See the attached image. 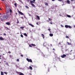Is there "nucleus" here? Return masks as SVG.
<instances>
[{"instance_id":"57","label":"nucleus","mask_w":75,"mask_h":75,"mask_svg":"<svg viewBox=\"0 0 75 75\" xmlns=\"http://www.w3.org/2000/svg\"><path fill=\"white\" fill-rule=\"evenodd\" d=\"M1 13H0V15H1Z\"/></svg>"},{"instance_id":"21","label":"nucleus","mask_w":75,"mask_h":75,"mask_svg":"<svg viewBox=\"0 0 75 75\" xmlns=\"http://www.w3.org/2000/svg\"><path fill=\"white\" fill-rule=\"evenodd\" d=\"M30 69H31V70L33 69V68H32V67H31V66H30Z\"/></svg>"},{"instance_id":"2","label":"nucleus","mask_w":75,"mask_h":75,"mask_svg":"<svg viewBox=\"0 0 75 75\" xmlns=\"http://www.w3.org/2000/svg\"><path fill=\"white\" fill-rule=\"evenodd\" d=\"M26 60L29 62H33L32 60L31 59H29L28 58H26Z\"/></svg>"},{"instance_id":"1","label":"nucleus","mask_w":75,"mask_h":75,"mask_svg":"<svg viewBox=\"0 0 75 75\" xmlns=\"http://www.w3.org/2000/svg\"><path fill=\"white\" fill-rule=\"evenodd\" d=\"M8 14H6V16L4 15L3 16V20H5V18L6 20H7L8 18Z\"/></svg>"},{"instance_id":"16","label":"nucleus","mask_w":75,"mask_h":75,"mask_svg":"<svg viewBox=\"0 0 75 75\" xmlns=\"http://www.w3.org/2000/svg\"><path fill=\"white\" fill-rule=\"evenodd\" d=\"M67 3L68 4H70V2H69V0L67 1Z\"/></svg>"},{"instance_id":"49","label":"nucleus","mask_w":75,"mask_h":75,"mask_svg":"<svg viewBox=\"0 0 75 75\" xmlns=\"http://www.w3.org/2000/svg\"><path fill=\"white\" fill-rule=\"evenodd\" d=\"M53 50H55V49L53 48Z\"/></svg>"},{"instance_id":"15","label":"nucleus","mask_w":75,"mask_h":75,"mask_svg":"<svg viewBox=\"0 0 75 75\" xmlns=\"http://www.w3.org/2000/svg\"><path fill=\"white\" fill-rule=\"evenodd\" d=\"M1 75H4V74H3V71H1Z\"/></svg>"},{"instance_id":"39","label":"nucleus","mask_w":75,"mask_h":75,"mask_svg":"<svg viewBox=\"0 0 75 75\" xmlns=\"http://www.w3.org/2000/svg\"><path fill=\"white\" fill-rule=\"evenodd\" d=\"M29 46L30 47H32V46L31 45H29Z\"/></svg>"},{"instance_id":"8","label":"nucleus","mask_w":75,"mask_h":75,"mask_svg":"<svg viewBox=\"0 0 75 75\" xmlns=\"http://www.w3.org/2000/svg\"><path fill=\"white\" fill-rule=\"evenodd\" d=\"M29 25H30L31 27H34V25L31 23H29Z\"/></svg>"},{"instance_id":"3","label":"nucleus","mask_w":75,"mask_h":75,"mask_svg":"<svg viewBox=\"0 0 75 75\" xmlns=\"http://www.w3.org/2000/svg\"><path fill=\"white\" fill-rule=\"evenodd\" d=\"M65 27L66 28H71V26L70 25H65Z\"/></svg>"},{"instance_id":"20","label":"nucleus","mask_w":75,"mask_h":75,"mask_svg":"<svg viewBox=\"0 0 75 75\" xmlns=\"http://www.w3.org/2000/svg\"><path fill=\"white\" fill-rule=\"evenodd\" d=\"M25 7L26 8H28V9L29 8V7L27 6H25Z\"/></svg>"},{"instance_id":"36","label":"nucleus","mask_w":75,"mask_h":75,"mask_svg":"<svg viewBox=\"0 0 75 75\" xmlns=\"http://www.w3.org/2000/svg\"><path fill=\"white\" fill-rule=\"evenodd\" d=\"M9 12V11H8L6 12V13H8Z\"/></svg>"},{"instance_id":"64","label":"nucleus","mask_w":75,"mask_h":75,"mask_svg":"<svg viewBox=\"0 0 75 75\" xmlns=\"http://www.w3.org/2000/svg\"><path fill=\"white\" fill-rule=\"evenodd\" d=\"M3 55H4V54H3Z\"/></svg>"},{"instance_id":"29","label":"nucleus","mask_w":75,"mask_h":75,"mask_svg":"<svg viewBox=\"0 0 75 75\" xmlns=\"http://www.w3.org/2000/svg\"><path fill=\"white\" fill-rule=\"evenodd\" d=\"M8 54H11V52L10 51H9L8 52Z\"/></svg>"},{"instance_id":"17","label":"nucleus","mask_w":75,"mask_h":75,"mask_svg":"<svg viewBox=\"0 0 75 75\" xmlns=\"http://www.w3.org/2000/svg\"><path fill=\"white\" fill-rule=\"evenodd\" d=\"M24 35H25V36H27V34L26 33H24Z\"/></svg>"},{"instance_id":"22","label":"nucleus","mask_w":75,"mask_h":75,"mask_svg":"<svg viewBox=\"0 0 75 75\" xmlns=\"http://www.w3.org/2000/svg\"><path fill=\"white\" fill-rule=\"evenodd\" d=\"M14 6L16 7H17V4L16 3L14 4Z\"/></svg>"},{"instance_id":"41","label":"nucleus","mask_w":75,"mask_h":75,"mask_svg":"<svg viewBox=\"0 0 75 75\" xmlns=\"http://www.w3.org/2000/svg\"><path fill=\"white\" fill-rule=\"evenodd\" d=\"M71 1H74V0H71Z\"/></svg>"},{"instance_id":"60","label":"nucleus","mask_w":75,"mask_h":75,"mask_svg":"<svg viewBox=\"0 0 75 75\" xmlns=\"http://www.w3.org/2000/svg\"><path fill=\"white\" fill-rule=\"evenodd\" d=\"M74 28H75V25H74Z\"/></svg>"},{"instance_id":"11","label":"nucleus","mask_w":75,"mask_h":75,"mask_svg":"<svg viewBox=\"0 0 75 75\" xmlns=\"http://www.w3.org/2000/svg\"><path fill=\"white\" fill-rule=\"evenodd\" d=\"M49 35L50 36V37H52V36H53V34L52 33H50L49 34Z\"/></svg>"},{"instance_id":"24","label":"nucleus","mask_w":75,"mask_h":75,"mask_svg":"<svg viewBox=\"0 0 75 75\" xmlns=\"http://www.w3.org/2000/svg\"><path fill=\"white\" fill-rule=\"evenodd\" d=\"M67 44L68 45H71V43H70L69 42H67Z\"/></svg>"},{"instance_id":"50","label":"nucleus","mask_w":75,"mask_h":75,"mask_svg":"<svg viewBox=\"0 0 75 75\" xmlns=\"http://www.w3.org/2000/svg\"><path fill=\"white\" fill-rule=\"evenodd\" d=\"M27 1H30V0H27Z\"/></svg>"},{"instance_id":"33","label":"nucleus","mask_w":75,"mask_h":75,"mask_svg":"<svg viewBox=\"0 0 75 75\" xmlns=\"http://www.w3.org/2000/svg\"><path fill=\"white\" fill-rule=\"evenodd\" d=\"M21 56L22 57H23V54L21 55Z\"/></svg>"},{"instance_id":"35","label":"nucleus","mask_w":75,"mask_h":75,"mask_svg":"<svg viewBox=\"0 0 75 75\" xmlns=\"http://www.w3.org/2000/svg\"><path fill=\"white\" fill-rule=\"evenodd\" d=\"M17 61H18V62H19V59H17Z\"/></svg>"},{"instance_id":"23","label":"nucleus","mask_w":75,"mask_h":75,"mask_svg":"<svg viewBox=\"0 0 75 75\" xmlns=\"http://www.w3.org/2000/svg\"><path fill=\"white\" fill-rule=\"evenodd\" d=\"M31 45H32L33 46H34V47H35V44H31Z\"/></svg>"},{"instance_id":"45","label":"nucleus","mask_w":75,"mask_h":75,"mask_svg":"<svg viewBox=\"0 0 75 75\" xmlns=\"http://www.w3.org/2000/svg\"><path fill=\"white\" fill-rule=\"evenodd\" d=\"M33 1L34 2H35V0H33Z\"/></svg>"},{"instance_id":"51","label":"nucleus","mask_w":75,"mask_h":75,"mask_svg":"<svg viewBox=\"0 0 75 75\" xmlns=\"http://www.w3.org/2000/svg\"><path fill=\"white\" fill-rule=\"evenodd\" d=\"M16 15H17V13H16Z\"/></svg>"},{"instance_id":"25","label":"nucleus","mask_w":75,"mask_h":75,"mask_svg":"<svg viewBox=\"0 0 75 75\" xmlns=\"http://www.w3.org/2000/svg\"><path fill=\"white\" fill-rule=\"evenodd\" d=\"M45 5H46V6H48V4L46 3L45 4Z\"/></svg>"},{"instance_id":"9","label":"nucleus","mask_w":75,"mask_h":75,"mask_svg":"<svg viewBox=\"0 0 75 75\" xmlns=\"http://www.w3.org/2000/svg\"><path fill=\"white\" fill-rule=\"evenodd\" d=\"M31 5L32 6H33V7H35V5L33 4H31Z\"/></svg>"},{"instance_id":"19","label":"nucleus","mask_w":75,"mask_h":75,"mask_svg":"<svg viewBox=\"0 0 75 75\" xmlns=\"http://www.w3.org/2000/svg\"><path fill=\"white\" fill-rule=\"evenodd\" d=\"M67 16L68 17H69V18H71V16L70 15H67Z\"/></svg>"},{"instance_id":"54","label":"nucleus","mask_w":75,"mask_h":75,"mask_svg":"<svg viewBox=\"0 0 75 75\" xmlns=\"http://www.w3.org/2000/svg\"><path fill=\"white\" fill-rule=\"evenodd\" d=\"M29 16H31V15H30V14L29 15Z\"/></svg>"},{"instance_id":"37","label":"nucleus","mask_w":75,"mask_h":75,"mask_svg":"<svg viewBox=\"0 0 75 75\" xmlns=\"http://www.w3.org/2000/svg\"><path fill=\"white\" fill-rule=\"evenodd\" d=\"M36 24H37V25H39V24H38V22H37L36 23Z\"/></svg>"},{"instance_id":"44","label":"nucleus","mask_w":75,"mask_h":75,"mask_svg":"<svg viewBox=\"0 0 75 75\" xmlns=\"http://www.w3.org/2000/svg\"><path fill=\"white\" fill-rule=\"evenodd\" d=\"M48 30H49V31H51V29H48Z\"/></svg>"},{"instance_id":"58","label":"nucleus","mask_w":75,"mask_h":75,"mask_svg":"<svg viewBox=\"0 0 75 75\" xmlns=\"http://www.w3.org/2000/svg\"><path fill=\"white\" fill-rule=\"evenodd\" d=\"M47 21H48V22H49V21L47 20Z\"/></svg>"},{"instance_id":"38","label":"nucleus","mask_w":75,"mask_h":75,"mask_svg":"<svg viewBox=\"0 0 75 75\" xmlns=\"http://www.w3.org/2000/svg\"><path fill=\"white\" fill-rule=\"evenodd\" d=\"M24 28V27H20V28Z\"/></svg>"},{"instance_id":"5","label":"nucleus","mask_w":75,"mask_h":75,"mask_svg":"<svg viewBox=\"0 0 75 75\" xmlns=\"http://www.w3.org/2000/svg\"><path fill=\"white\" fill-rule=\"evenodd\" d=\"M67 57V55L65 54H63L61 56L62 58H64L65 57Z\"/></svg>"},{"instance_id":"18","label":"nucleus","mask_w":75,"mask_h":75,"mask_svg":"<svg viewBox=\"0 0 75 75\" xmlns=\"http://www.w3.org/2000/svg\"><path fill=\"white\" fill-rule=\"evenodd\" d=\"M42 56H43V57H45V55H44V54L43 53H42Z\"/></svg>"},{"instance_id":"27","label":"nucleus","mask_w":75,"mask_h":75,"mask_svg":"<svg viewBox=\"0 0 75 75\" xmlns=\"http://www.w3.org/2000/svg\"><path fill=\"white\" fill-rule=\"evenodd\" d=\"M21 37H22V38H23V35H21Z\"/></svg>"},{"instance_id":"53","label":"nucleus","mask_w":75,"mask_h":75,"mask_svg":"<svg viewBox=\"0 0 75 75\" xmlns=\"http://www.w3.org/2000/svg\"><path fill=\"white\" fill-rule=\"evenodd\" d=\"M61 26L62 27H63V26H62V25H61Z\"/></svg>"},{"instance_id":"4","label":"nucleus","mask_w":75,"mask_h":75,"mask_svg":"<svg viewBox=\"0 0 75 75\" xmlns=\"http://www.w3.org/2000/svg\"><path fill=\"white\" fill-rule=\"evenodd\" d=\"M17 74H18V75H24V74L23 73L21 72H17Z\"/></svg>"},{"instance_id":"32","label":"nucleus","mask_w":75,"mask_h":75,"mask_svg":"<svg viewBox=\"0 0 75 75\" xmlns=\"http://www.w3.org/2000/svg\"><path fill=\"white\" fill-rule=\"evenodd\" d=\"M4 73L5 74H6V75H7V72H4Z\"/></svg>"},{"instance_id":"59","label":"nucleus","mask_w":75,"mask_h":75,"mask_svg":"<svg viewBox=\"0 0 75 75\" xmlns=\"http://www.w3.org/2000/svg\"><path fill=\"white\" fill-rule=\"evenodd\" d=\"M1 57V55H0V57Z\"/></svg>"},{"instance_id":"61","label":"nucleus","mask_w":75,"mask_h":75,"mask_svg":"<svg viewBox=\"0 0 75 75\" xmlns=\"http://www.w3.org/2000/svg\"><path fill=\"white\" fill-rule=\"evenodd\" d=\"M29 75H31V74H29Z\"/></svg>"},{"instance_id":"55","label":"nucleus","mask_w":75,"mask_h":75,"mask_svg":"<svg viewBox=\"0 0 75 75\" xmlns=\"http://www.w3.org/2000/svg\"><path fill=\"white\" fill-rule=\"evenodd\" d=\"M17 23H19V22H18Z\"/></svg>"},{"instance_id":"62","label":"nucleus","mask_w":75,"mask_h":75,"mask_svg":"<svg viewBox=\"0 0 75 75\" xmlns=\"http://www.w3.org/2000/svg\"><path fill=\"white\" fill-rule=\"evenodd\" d=\"M48 71H49V70H48Z\"/></svg>"},{"instance_id":"48","label":"nucleus","mask_w":75,"mask_h":75,"mask_svg":"<svg viewBox=\"0 0 75 75\" xmlns=\"http://www.w3.org/2000/svg\"><path fill=\"white\" fill-rule=\"evenodd\" d=\"M0 10H1V8H0Z\"/></svg>"},{"instance_id":"28","label":"nucleus","mask_w":75,"mask_h":75,"mask_svg":"<svg viewBox=\"0 0 75 75\" xmlns=\"http://www.w3.org/2000/svg\"><path fill=\"white\" fill-rule=\"evenodd\" d=\"M49 21H51L52 20V19H51L50 18H49Z\"/></svg>"},{"instance_id":"34","label":"nucleus","mask_w":75,"mask_h":75,"mask_svg":"<svg viewBox=\"0 0 75 75\" xmlns=\"http://www.w3.org/2000/svg\"><path fill=\"white\" fill-rule=\"evenodd\" d=\"M58 0L59 1H62V0Z\"/></svg>"},{"instance_id":"13","label":"nucleus","mask_w":75,"mask_h":75,"mask_svg":"<svg viewBox=\"0 0 75 75\" xmlns=\"http://www.w3.org/2000/svg\"><path fill=\"white\" fill-rule=\"evenodd\" d=\"M0 40H3V38L2 37H0Z\"/></svg>"},{"instance_id":"46","label":"nucleus","mask_w":75,"mask_h":75,"mask_svg":"<svg viewBox=\"0 0 75 75\" xmlns=\"http://www.w3.org/2000/svg\"><path fill=\"white\" fill-rule=\"evenodd\" d=\"M59 44H61V42H59Z\"/></svg>"},{"instance_id":"40","label":"nucleus","mask_w":75,"mask_h":75,"mask_svg":"<svg viewBox=\"0 0 75 75\" xmlns=\"http://www.w3.org/2000/svg\"><path fill=\"white\" fill-rule=\"evenodd\" d=\"M4 35H5V36L6 35V34L4 33Z\"/></svg>"},{"instance_id":"30","label":"nucleus","mask_w":75,"mask_h":75,"mask_svg":"<svg viewBox=\"0 0 75 75\" xmlns=\"http://www.w3.org/2000/svg\"><path fill=\"white\" fill-rule=\"evenodd\" d=\"M10 13H12V10H11V9H10Z\"/></svg>"},{"instance_id":"47","label":"nucleus","mask_w":75,"mask_h":75,"mask_svg":"<svg viewBox=\"0 0 75 75\" xmlns=\"http://www.w3.org/2000/svg\"><path fill=\"white\" fill-rule=\"evenodd\" d=\"M52 1H55V0H52Z\"/></svg>"},{"instance_id":"6","label":"nucleus","mask_w":75,"mask_h":75,"mask_svg":"<svg viewBox=\"0 0 75 75\" xmlns=\"http://www.w3.org/2000/svg\"><path fill=\"white\" fill-rule=\"evenodd\" d=\"M18 13L20 14H21V15H24V14L23 13L21 12L18 11Z\"/></svg>"},{"instance_id":"56","label":"nucleus","mask_w":75,"mask_h":75,"mask_svg":"<svg viewBox=\"0 0 75 75\" xmlns=\"http://www.w3.org/2000/svg\"><path fill=\"white\" fill-rule=\"evenodd\" d=\"M1 59V58L0 57V59Z\"/></svg>"},{"instance_id":"7","label":"nucleus","mask_w":75,"mask_h":75,"mask_svg":"<svg viewBox=\"0 0 75 75\" xmlns=\"http://www.w3.org/2000/svg\"><path fill=\"white\" fill-rule=\"evenodd\" d=\"M6 25H10V22H6Z\"/></svg>"},{"instance_id":"12","label":"nucleus","mask_w":75,"mask_h":75,"mask_svg":"<svg viewBox=\"0 0 75 75\" xmlns=\"http://www.w3.org/2000/svg\"><path fill=\"white\" fill-rule=\"evenodd\" d=\"M37 17L38 18V20H40V17L39 16H37Z\"/></svg>"},{"instance_id":"63","label":"nucleus","mask_w":75,"mask_h":75,"mask_svg":"<svg viewBox=\"0 0 75 75\" xmlns=\"http://www.w3.org/2000/svg\"><path fill=\"white\" fill-rule=\"evenodd\" d=\"M60 16H61V15H60Z\"/></svg>"},{"instance_id":"10","label":"nucleus","mask_w":75,"mask_h":75,"mask_svg":"<svg viewBox=\"0 0 75 75\" xmlns=\"http://www.w3.org/2000/svg\"><path fill=\"white\" fill-rule=\"evenodd\" d=\"M42 37L43 39H44L45 38V36H44V35L43 34H42Z\"/></svg>"},{"instance_id":"52","label":"nucleus","mask_w":75,"mask_h":75,"mask_svg":"<svg viewBox=\"0 0 75 75\" xmlns=\"http://www.w3.org/2000/svg\"><path fill=\"white\" fill-rule=\"evenodd\" d=\"M1 21H3V19H1Z\"/></svg>"},{"instance_id":"42","label":"nucleus","mask_w":75,"mask_h":75,"mask_svg":"<svg viewBox=\"0 0 75 75\" xmlns=\"http://www.w3.org/2000/svg\"><path fill=\"white\" fill-rule=\"evenodd\" d=\"M52 44H50V47H52Z\"/></svg>"},{"instance_id":"26","label":"nucleus","mask_w":75,"mask_h":75,"mask_svg":"<svg viewBox=\"0 0 75 75\" xmlns=\"http://www.w3.org/2000/svg\"><path fill=\"white\" fill-rule=\"evenodd\" d=\"M66 38H69V37L67 36H66Z\"/></svg>"},{"instance_id":"31","label":"nucleus","mask_w":75,"mask_h":75,"mask_svg":"<svg viewBox=\"0 0 75 75\" xmlns=\"http://www.w3.org/2000/svg\"><path fill=\"white\" fill-rule=\"evenodd\" d=\"M10 57H13V56H12V55H10Z\"/></svg>"},{"instance_id":"43","label":"nucleus","mask_w":75,"mask_h":75,"mask_svg":"<svg viewBox=\"0 0 75 75\" xmlns=\"http://www.w3.org/2000/svg\"><path fill=\"white\" fill-rule=\"evenodd\" d=\"M50 24H52V22H50Z\"/></svg>"},{"instance_id":"14","label":"nucleus","mask_w":75,"mask_h":75,"mask_svg":"<svg viewBox=\"0 0 75 75\" xmlns=\"http://www.w3.org/2000/svg\"><path fill=\"white\" fill-rule=\"evenodd\" d=\"M30 3H31V4H33V3H34V1H30Z\"/></svg>"}]
</instances>
